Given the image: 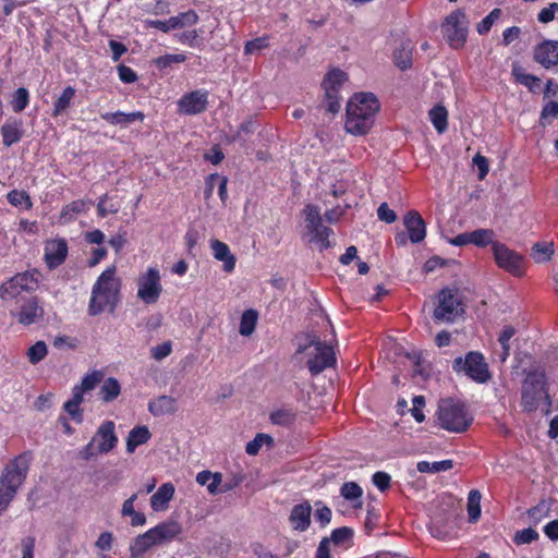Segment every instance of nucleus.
<instances>
[{"mask_svg": "<svg viewBox=\"0 0 558 558\" xmlns=\"http://www.w3.org/2000/svg\"><path fill=\"white\" fill-rule=\"evenodd\" d=\"M452 371L464 374L477 384H485L492 378L488 364L478 351H470L464 357H456L452 362Z\"/></svg>", "mask_w": 558, "mask_h": 558, "instance_id": "8", "label": "nucleus"}, {"mask_svg": "<svg viewBox=\"0 0 558 558\" xmlns=\"http://www.w3.org/2000/svg\"><path fill=\"white\" fill-rule=\"evenodd\" d=\"M558 118V102L557 101H549L547 102L539 116V124L543 128H546L547 125L551 124V120Z\"/></svg>", "mask_w": 558, "mask_h": 558, "instance_id": "51", "label": "nucleus"}, {"mask_svg": "<svg viewBox=\"0 0 558 558\" xmlns=\"http://www.w3.org/2000/svg\"><path fill=\"white\" fill-rule=\"evenodd\" d=\"M413 48L411 40L401 41L400 46L393 51V62L397 68L402 71L411 69Z\"/></svg>", "mask_w": 558, "mask_h": 558, "instance_id": "29", "label": "nucleus"}, {"mask_svg": "<svg viewBox=\"0 0 558 558\" xmlns=\"http://www.w3.org/2000/svg\"><path fill=\"white\" fill-rule=\"evenodd\" d=\"M270 422L275 425L289 427L296 420V412L292 409H281L270 413Z\"/></svg>", "mask_w": 558, "mask_h": 558, "instance_id": "40", "label": "nucleus"}, {"mask_svg": "<svg viewBox=\"0 0 558 558\" xmlns=\"http://www.w3.org/2000/svg\"><path fill=\"white\" fill-rule=\"evenodd\" d=\"M493 255L496 265L514 277L525 274V260L522 254L509 248L506 244L493 243Z\"/></svg>", "mask_w": 558, "mask_h": 558, "instance_id": "12", "label": "nucleus"}, {"mask_svg": "<svg viewBox=\"0 0 558 558\" xmlns=\"http://www.w3.org/2000/svg\"><path fill=\"white\" fill-rule=\"evenodd\" d=\"M482 495L477 489H472L468 496V514L470 522H476L481 517Z\"/></svg>", "mask_w": 558, "mask_h": 558, "instance_id": "43", "label": "nucleus"}, {"mask_svg": "<svg viewBox=\"0 0 558 558\" xmlns=\"http://www.w3.org/2000/svg\"><path fill=\"white\" fill-rule=\"evenodd\" d=\"M29 104V92L25 87H19L12 95L11 107L15 113L22 112Z\"/></svg>", "mask_w": 558, "mask_h": 558, "instance_id": "45", "label": "nucleus"}, {"mask_svg": "<svg viewBox=\"0 0 558 558\" xmlns=\"http://www.w3.org/2000/svg\"><path fill=\"white\" fill-rule=\"evenodd\" d=\"M69 253L68 241L63 238L49 239L45 242L44 260L48 269L53 270L60 267L66 259Z\"/></svg>", "mask_w": 558, "mask_h": 558, "instance_id": "17", "label": "nucleus"}, {"mask_svg": "<svg viewBox=\"0 0 558 558\" xmlns=\"http://www.w3.org/2000/svg\"><path fill=\"white\" fill-rule=\"evenodd\" d=\"M198 14L194 10H189L175 16H171V22L173 23L174 29L184 26L195 25L198 22Z\"/></svg>", "mask_w": 558, "mask_h": 558, "instance_id": "49", "label": "nucleus"}, {"mask_svg": "<svg viewBox=\"0 0 558 558\" xmlns=\"http://www.w3.org/2000/svg\"><path fill=\"white\" fill-rule=\"evenodd\" d=\"M257 319H258L257 311H255L253 308L244 311V313L241 316V320H240V327H239L240 335H242L244 337L251 336L256 328Z\"/></svg>", "mask_w": 558, "mask_h": 558, "instance_id": "35", "label": "nucleus"}, {"mask_svg": "<svg viewBox=\"0 0 558 558\" xmlns=\"http://www.w3.org/2000/svg\"><path fill=\"white\" fill-rule=\"evenodd\" d=\"M429 120L438 133H444L448 129V111L445 106L436 105L429 112Z\"/></svg>", "mask_w": 558, "mask_h": 558, "instance_id": "32", "label": "nucleus"}, {"mask_svg": "<svg viewBox=\"0 0 558 558\" xmlns=\"http://www.w3.org/2000/svg\"><path fill=\"white\" fill-rule=\"evenodd\" d=\"M208 97L209 93L206 89H195L189 93H185L178 100V111L179 113L185 116H196L205 112L208 108Z\"/></svg>", "mask_w": 558, "mask_h": 558, "instance_id": "16", "label": "nucleus"}, {"mask_svg": "<svg viewBox=\"0 0 558 558\" xmlns=\"http://www.w3.org/2000/svg\"><path fill=\"white\" fill-rule=\"evenodd\" d=\"M118 441L114 422L104 421L90 441L80 450V457L88 461L97 454L108 453L117 447Z\"/></svg>", "mask_w": 558, "mask_h": 558, "instance_id": "7", "label": "nucleus"}, {"mask_svg": "<svg viewBox=\"0 0 558 558\" xmlns=\"http://www.w3.org/2000/svg\"><path fill=\"white\" fill-rule=\"evenodd\" d=\"M121 393V385L114 377H108L104 380L99 390V398L108 403L116 400Z\"/></svg>", "mask_w": 558, "mask_h": 558, "instance_id": "31", "label": "nucleus"}, {"mask_svg": "<svg viewBox=\"0 0 558 558\" xmlns=\"http://www.w3.org/2000/svg\"><path fill=\"white\" fill-rule=\"evenodd\" d=\"M453 468V461L450 459L442 461H418L416 464V470L421 473H439L446 472Z\"/></svg>", "mask_w": 558, "mask_h": 558, "instance_id": "36", "label": "nucleus"}, {"mask_svg": "<svg viewBox=\"0 0 558 558\" xmlns=\"http://www.w3.org/2000/svg\"><path fill=\"white\" fill-rule=\"evenodd\" d=\"M502 14L501 9H493L480 23L476 25V31L480 35H486L490 32L493 25L500 19Z\"/></svg>", "mask_w": 558, "mask_h": 558, "instance_id": "47", "label": "nucleus"}, {"mask_svg": "<svg viewBox=\"0 0 558 558\" xmlns=\"http://www.w3.org/2000/svg\"><path fill=\"white\" fill-rule=\"evenodd\" d=\"M172 352L171 341H165L151 349V357L156 361H161Z\"/></svg>", "mask_w": 558, "mask_h": 558, "instance_id": "60", "label": "nucleus"}, {"mask_svg": "<svg viewBox=\"0 0 558 558\" xmlns=\"http://www.w3.org/2000/svg\"><path fill=\"white\" fill-rule=\"evenodd\" d=\"M514 333L515 329L512 326H506L498 337V341L502 348V361L509 356V341L514 336Z\"/></svg>", "mask_w": 558, "mask_h": 558, "instance_id": "55", "label": "nucleus"}, {"mask_svg": "<svg viewBox=\"0 0 558 558\" xmlns=\"http://www.w3.org/2000/svg\"><path fill=\"white\" fill-rule=\"evenodd\" d=\"M512 75L517 83L527 87L532 93H536L541 86V80L537 76L525 73L521 68H513Z\"/></svg>", "mask_w": 558, "mask_h": 558, "instance_id": "37", "label": "nucleus"}, {"mask_svg": "<svg viewBox=\"0 0 558 558\" xmlns=\"http://www.w3.org/2000/svg\"><path fill=\"white\" fill-rule=\"evenodd\" d=\"M441 28L452 48L458 49L464 46L468 36V27L466 16L462 10L458 9L451 12L445 19Z\"/></svg>", "mask_w": 558, "mask_h": 558, "instance_id": "13", "label": "nucleus"}, {"mask_svg": "<svg viewBox=\"0 0 558 558\" xmlns=\"http://www.w3.org/2000/svg\"><path fill=\"white\" fill-rule=\"evenodd\" d=\"M117 69L121 82L125 84H132L137 81V74L132 68L124 64H120Z\"/></svg>", "mask_w": 558, "mask_h": 558, "instance_id": "61", "label": "nucleus"}, {"mask_svg": "<svg viewBox=\"0 0 558 558\" xmlns=\"http://www.w3.org/2000/svg\"><path fill=\"white\" fill-rule=\"evenodd\" d=\"M413 408L411 409L412 416L417 423H422L425 420V415L422 409L425 405V398L423 396H415L412 400Z\"/></svg>", "mask_w": 558, "mask_h": 558, "instance_id": "57", "label": "nucleus"}, {"mask_svg": "<svg viewBox=\"0 0 558 558\" xmlns=\"http://www.w3.org/2000/svg\"><path fill=\"white\" fill-rule=\"evenodd\" d=\"M154 545H157V543L154 539V537L150 533V530H148L145 533L138 535L134 539V543L131 546L132 556L142 555L145 551H147L150 547H153Z\"/></svg>", "mask_w": 558, "mask_h": 558, "instance_id": "38", "label": "nucleus"}, {"mask_svg": "<svg viewBox=\"0 0 558 558\" xmlns=\"http://www.w3.org/2000/svg\"><path fill=\"white\" fill-rule=\"evenodd\" d=\"M354 531L349 526H341L331 532L329 543L336 546L349 547L352 543Z\"/></svg>", "mask_w": 558, "mask_h": 558, "instance_id": "39", "label": "nucleus"}, {"mask_svg": "<svg viewBox=\"0 0 558 558\" xmlns=\"http://www.w3.org/2000/svg\"><path fill=\"white\" fill-rule=\"evenodd\" d=\"M378 218L387 223H392L397 220L396 213L389 208L387 203H381L377 209Z\"/></svg>", "mask_w": 558, "mask_h": 558, "instance_id": "63", "label": "nucleus"}, {"mask_svg": "<svg viewBox=\"0 0 558 558\" xmlns=\"http://www.w3.org/2000/svg\"><path fill=\"white\" fill-rule=\"evenodd\" d=\"M211 181H218V194L222 203H226L228 198V192H227V185H228V178L221 177L218 173H213L208 177V184Z\"/></svg>", "mask_w": 558, "mask_h": 558, "instance_id": "58", "label": "nucleus"}, {"mask_svg": "<svg viewBox=\"0 0 558 558\" xmlns=\"http://www.w3.org/2000/svg\"><path fill=\"white\" fill-rule=\"evenodd\" d=\"M305 216L302 239L308 244H315L320 252L333 245V230L323 225V218L317 206L308 204L303 209Z\"/></svg>", "mask_w": 558, "mask_h": 558, "instance_id": "5", "label": "nucleus"}, {"mask_svg": "<svg viewBox=\"0 0 558 558\" xmlns=\"http://www.w3.org/2000/svg\"><path fill=\"white\" fill-rule=\"evenodd\" d=\"M464 312L457 293L451 289H442L439 292V303L434 311L435 320L452 323Z\"/></svg>", "mask_w": 558, "mask_h": 558, "instance_id": "14", "label": "nucleus"}, {"mask_svg": "<svg viewBox=\"0 0 558 558\" xmlns=\"http://www.w3.org/2000/svg\"><path fill=\"white\" fill-rule=\"evenodd\" d=\"M380 104L373 93H356L347 105L344 128L353 135H365L374 125Z\"/></svg>", "mask_w": 558, "mask_h": 558, "instance_id": "1", "label": "nucleus"}, {"mask_svg": "<svg viewBox=\"0 0 558 558\" xmlns=\"http://www.w3.org/2000/svg\"><path fill=\"white\" fill-rule=\"evenodd\" d=\"M148 411L154 416L172 414L177 411L175 399L166 395L159 396L158 398L149 401Z\"/></svg>", "mask_w": 558, "mask_h": 558, "instance_id": "27", "label": "nucleus"}, {"mask_svg": "<svg viewBox=\"0 0 558 558\" xmlns=\"http://www.w3.org/2000/svg\"><path fill=\"white\" fill-rule=\"evenodd\" d=\"M252 553L256 556V558H279L277 555L272 554L270 550L266 548V546L259 542H254L251 544Z\"/></svg>", "mask_w": 558, "mask_h": 558, "instance_id": "64", "label": "nucleus"}, {"mask_svg": "<svg viewBox=\"0 0 558 558\" xmlns=\"http://www.w3.org/2000/svg\"><path fill=\"white\" fill-rule=\"evenodd\" d=\"M32 459V452L24 451L3 469L0 475V515L8 510L19 488L25 482Z\"/></svg>", "mask_w": 558, "mask_h": 558, "instance_id": "3", "label": "nucleus"}, {"mask_svg": "<svg viewBox=\"0 0 558 558\" xmlns=\"http://www.w3.org/2000/svg\"><path fill=\"white\" fill-rule=\"evenodd\" d=\"M151 437V433L146 425H137L132 428L126 438V451L133 453L135 449L148 442Z\"/></svg>", "mask_w": 558, "mask_h": 558, "instance_id": "28", "label": "nucleus"}, {"mask_svg": "<svg viewBox=\"0 0 558 558\" xmlns=\"http://www.w3.org/2000/svg\"><path fill=\"white\" fill-rule=\"evenodd\" d=\"M534 60L545 69L558 65V41L546 39L534 50Z\"/></svg>", "mask_w": 558, "mask_h": 558, "instance_id": "18", "label": "nucleus"}, {"mask_svg": "<svg viewBox=\"0 0 558 558\" xmlns=\"http://www.w3.org/2000/svg\"><path fill=\"white\" fill-rule=\"evenodd\" d=\"M86 204L82 199L73 201L64 205L59 215V222L62 225L75 220L76 216L85 211Z\"/></svg>", "mask_w": 558, "mask_h": 558, "instance_id": "33", "label": "nucleus"}, {"mask_svg": "<svg viewBox=\"0 0 558 558\" xmlns=\"http://www.w3.org/2000/svg\"><path fill=\"white\" fill-rule=\"evenodd\" d=\"M210 248L214 257L223 263V270L232 272L235 268L236 258L231 253L229 246L220 240L213 239L210 240Z\"/></svg>", "mask_w": 558, "mask_h": 558, "instance_id": "22", "label": "nucleus"}, {"mask_svg": "<svg viewBox=\"0 0 558 558\" xmlns=\"http://www.w3.org/2000/svg\"><path fill=\"white\" fill-rule=\"evenodd\" d=\"M373 484L380 490L385 492L390 487L391 476L383 471H377L373 475Z\"/></svg>", "mask_w": 558, "mask_h": 558, "instance_id": "59", "label": "nucleus"}, {"mask_svg": "<svg viewBox=\"0 0 558 558\" xmlns=\"http://www.w3.org/2000/svg\"><path fill=\"white\" fill-rule=\"evenodd\" d=\"M37 286L38 281L33 272H19L0 286V298L4 301L12 300L24 291H34Z\"/></svg>", "mask_w": 558, "mask_h": 558, "instance_id": "15", "label": "nucleus"}, {"mask_svg": "<svg viewBox=\"0 0 558 558\" xmlns=\"http://www.w3.org/2000/svg\"><path fill=\"white\" fill-rule=\"evenodd\" d=\"M495 231L493 229H476L471 232L472 244L477 247H486L487 245L496 243Z\"/></svg>", "mask_w": 558, "mask_h": 558, "instance_id": "41", "label": "nucleus"}, {"mask_svg": "<svg viewBox=\"0 0 558 558\" xmlns=\"http://www.w3.org/2000/svg\"><path fill=\"white\" fill-rule=\"evenodd\" d=\"M7 199L9 204L14 207L24 206L26 210H29L33 207V202L29 194L22 190H12L7 194Z\"/></svg>", "mask_w": 558, "mask_h": 558, "instance_id": "44", "label": "nucleus"}, {"mask_svg": "<svg viewBox=\"0 0 558 558\" xmlns=\"http://www.w3.org/2000/svg\"><path fill=\"white\" fill-rule=\"evenodd\" d=\"M2 144L11 147L17 144L24 135L23 121L17 118H9L0 128Z\"/></svg>", "mask_w": 558, "mask_h": 558, "instance_id": "20", "label": "nucleus"}, {"mask_svg": "<svg viewBox=\"0 0 558 558\" xmlns=\"http://www.w3.org/2000/svg\"><path fill=\"white\" fill-rule=\"evenodd\" d=\"M76 90L72 86H66L61 95L56 99L53 102V109L51 116L53 118H57L61 114H63L71 106L74 97H75Z\"/></svg>", "mask_w": 558, "mask_h": 558, "instance_id": "30", "label": "nucleus"}, {"mask_svg": "<svg viewBox=\"0 0 558 558\" xmlns=\"http://www.w3.org/2000/svg\"><path fill=\"white\" fill-rule=\"evenodd\" d=\"M437 416L439 426L450 433H464L473 423V415L465 404L452 399L439 403Z\"/></svg>", "mask_w": 558, "mask_h": 558, "instance_id": "6", "label": "nucleus"}, {"mask_svg": "<svg viewBox=\"0 0 558 558\" xmlns=\"http://www.w3.org/2000/svg\"><path fill=\"white\" fill-rule=\"evenodd\" d=\"M345 81L347 74L342 70L333 69L326 74L322 85L325 90L335 93V90H340Z\"/></svg>", "mask_w": 558, "mask_h": 558, "instance_id": "34", "label": "nucleus"}, {"mask_svg": "<svg viewBox=\"0 0 558 558\" xmlns=\"http://www.w3.org/2000/svg\"><path fill=\"white\" fill-rule=\"evenodd\" d=\"M264 445L272 447L274 438L268 434L258 433L253 440L246 444L245 451L248 456H256Z\"/></svg>", "mask_w": 558, "mask_h": 558, "instance_id": "42", "label": "nucleus"}, {"mask_svg": "<svg viewBox=\"0 0 558 558\" xmlns=\"http://www.w3.org/2000/svg\"><path fill=\"white\" fill-rule=\"evenodd\" d=\"M473 163L477 167L478 169V179L480 180H483L485 179V177L487 175L488 171H489V163H488V159L481 155L480 153H477L474 157H473Z\"/></svg>", "mask_w": 558, "mask_h": 558, "instance_id": "62", "label": "nucleus"}, {"mask_svg": "<svg viewBox=\"0 0 558 558\" xmlns=\"http://www.w3.org/2000/svg\"><path fill=\"white\" fill-rule=\"evenodd\" d=\"M175 488L172 483L162 484L150 497V505L155 511H161L168 508L169 501L174 496Z\"/></svg>", "mask_w": 558, "mask_h": 558, "instance_id": "26", "label": "nucleus"}, {"mask_svg": "<svg viewBox=\"0 0 558 558\" xmlns=\"http://www.w3.org/2000/svg\"><path fill=\"white\" fill-rule=\"evenodd\" d=\"M547 380L544 372H529L522 383L521 407L524 412H535L542 401L546 404V412L551 407L550 397L547 391Z\"/></svg>", "mask_w": 558, "mask_h": 558, "instance_id": "4", "label": "nucleus"}, {"mask_svg": "<svg viewBox=\"0 0 558 558\" xmlns=\"http://www.w3.org/2000/svg\"><path fill=\"white\" fill-rule=\"evenodd\" d=\"M186 60V54L184 53H166L163 56H159L154 60V64L159 70H165L170 68L173 63H183Z\"/></svg>", "mask_w": 558, "mask_h": 558, "instance_id": "50", "label": "nucleus"}, {"mask_svg": "<svg viewBox=\"0 0 558 558\" xmlns=\"http://www.w3.org/2000/svg\"><path fill=\"white\" fill-rule=\"evenodd\" d=\"M47 353V344L39 340L28 348L26 355L29 363L35 365L41 362L46 357Z\"/></svg>", "mask_w": 558, "mask_h": 558, "instance_id": "48", "label": "nucleus"}, {"mask_svg": "<svg viewBox=\"0 0 558 558\" xmlns=\"http://www.w3.org/2000/svg\"><path fill=\"white\" fill-rule=\"evenodd\" d=\"M310 348H314V356L307 361V367L313 376L320 374L336 363L332 348L320 341L316 336H307L306 343L299 344L296 353H303Z\"/></svg>", "mask_w": 558, "mask_h": 558, "instance_id": "9", "label": "nucleus"}, {"mask_svg": "<svg viewBox=\"0 0 558 558\" xmlns=\"http://www.w3.org/2000/svg\"><path fill=\"white\" fill-rule=\"evenodd\" d=\"M157 544L165 541H172L181 533V525L177 521L161 522L149 529Z\"/></svg>", "mask_w": 558, "mask_h": 558, "instance_id": "25", "label": "nucleus"}, {"mask_svg": "<svg viewBox=\"0 0 558 558\" xmlns=\"http://www.w3.org/2000/svg\"><path fill=\"white\" fill-rule=\"evenodd\" d=\"M136 296L143 303L151 305L158 302L163 291L160 271L157 267H148L136 279Z\"/></svg>", "mask_w": 558, "mask_h": 558, "instance_id": "10", "label": "nucleus"}, {"mask_svg": "<svg viewBox=\"0 0 558 558\" xmlns=\"http://www.w3.org/2000/svg\"><path fill=\"white\" fill-rule=\"evenodd\" d=\"M104 373L100 371H94L87 375H85L78 385L83 390L90 391L96 388V386L102 380Z\"/></svg>", "mask_w": 558, "mask_h": 558, "instance_id": "54", "label": "nucleus"}, {"mask_svg": "<svg viewBox=\"0 0 558 558\" xmlns=\"http://www.w3.org/2000/svg\"><path fill=\"white\" fill-rule=\"evenodd\" d=\"M312 507L308 501L293 506L289 522L293 531L305 532L311 525Z\"/></svg>", "mask_w": 558, "mask_h": 558, "instance_id": "19", "label": "nucleus"}, {"mask_svg": "<svg viewBox=\"0 0 558 558\" xmlns=\"http://www.w3.org/2000/svg\"><path fill=\"white\" fill-rule=\"evenodd\" d=\"M43 315V308L39 306L38 299L32 296L27 299L17 313V322L24 326L34 324Z\"/></svg>", "mask_w": 558, "mask_h": 558, "instance_id": "23", "label": "nucleus"}, {"mask_svg": "<svg viewBox=\"0 0 558 558\" xmlns=\"http://www.w3.org/2000/svg\"><path fill=\"white\" fill-rule=\"evenodd\" d=\"M269 46V36L264 35L252 40H248L244 45V53L252 54L256 51L266 49Z\"/></svg>", "mask_w": 558, "mask_h": 558, "instance_id": "52", "label": "nucleus"}, {"mask_svg": "<svg viewBox=\"0 0 558 558\" xmlns=\"http://www.w3.org/2000/svg\"><path fill=\"white\" fill-rule=\"evenodd\" d=\"M341 496L347 500H359L357 505H354L355 508L361 507L362 502L360 500L363 490L361 486L355 482H347L340 488Z\"/></svg>", "mask_w": 558, "mask_h": 558, "instance_id": "46", "label": "nucleus"}, {"mask_svg": "<svg viewBox=\"0 0 558 558\" xmlns=\"http://www.w3.org/2000/svg\"><path fill=\"white\" fill-rule=\"evenodd\" d=\"M403 225L407 231H400L395 234L397 246H404L408 241L413 244H418L424 241L426 238V223L418 211H408L403 217Z\"/></svg>", "mask_w": 558, "mask_h": 558, "instance_id": "11", "label": "nucleus"}, {"mask_svg": "<svg viewBox=\"0 0 558 558\" xmlns=\"http://www.w3.org/2000/svg\"><path fill=\"white\" fill-rule=\"evenodd\" d=\"M121 281L116 277V267L106 268L92 288L88 314L97 316L106 311L114 312L120 301Z\"/></svg>", "mask_w": 558, "mask_h": 558, "instance_id": "2", "label": "nucleus"}, {"mask_svg": "<svg viewBox=\"0 0 558 558\" xmlns=\"http://www.w3.org/2000/svg\"><path fill=\"white\" fill-rule=\"evenodd\" d=\"M454 518L456 515L452 511L447 512L444 515L434 514L428 524L430 534L438 539H446L453 527L450 523Z\"/></svg>", "mask_w": 558, "mask_h": 558, "instance_id": "21", "label": "nucleus"}, {"mask_svg": "<svg viewBox=\"0 0 558 558\" xmlns=\"http://www.w3.org/2000/svg\"><path fill=\"white\" fill-rule=\"evenodd\" d=\"M100 118L111 125L126 128L135 121H144L145 114L142 111L125 113L122 111L100 113Z\"/></svg>", "mask_w": 558, "mask_h": 558, "instance_id": "24", "label": "nucleus"}, {"mask_svg": "<svg viewBox=\"0 0 558 558\" xmlns=\"http://www.w3.org/2000/svg\"><path fill=\"white\" fill-rule=\"evenodd\" d=\"M538 533L532 527L523 529L518 531L513 536V543L515 545H524L531 544L532 542L538 539Z\"/></svg>", "mask_w": 558, "mask_h": 558, "instance_id": "53", "label": "nucleus"}, {"mask_svg": "<svg viewBox=\"0 0 558 558\" xmlns=\"http://www.w3.org/2000/svg\"><path fill=\"white\" fill-rule=\"evenodd\" d=\"M63 409L70 415V417L73 422H75L76 424H81L83 422L84 416H83V409L81 408V405L68 400L63 404Z\"/></svg>", "mask_w": 558, "mask_h": 558, "instance_id": "56", "label": "nucleus"}]
</instances>
